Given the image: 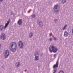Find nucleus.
I'll return each instance as SVG.
<instances>
[{
  "label": "nucleus",
  "instance_id": "27",
  "mask_svg": "<svg viewBox=\"0 0 73 73\" xmlns=\"http://www.w3.org/2000/svg\"><path fill=\"white\" fill-rule=\"evenodd\" d=\"M56 54H55L54 56V57H56Z\"/></svg>",
  "mask_w": 73,
  "mask_h": 73
},
{
  "label": "nucleus",
  "instance_id": "22",
  "mask_svg": "<svg viewBox=\"0 0 73 73\" xmlns=\"http://www.w3.org/2000/svg\"><path fill=\"white\" fill-rule=\"evenodd\" d=\"M59 73H64V71H60L59 72Z\"/></svg>",
  "mask_w": 73,
  "mask_h": 73
},
{
  "label": "nucleus",
  "instance_id": "17",
  "mask_svg": "<svg viewBox=\"0 0 73 73\" xmlns=\"http://www.w3.org/2000/svg\"><path fill=\"white\" fill-rule=\"evenodd\" d=\"M67 26L68 25H65L64 27L62 28V30H65V29L66 28V27H67Z\"/></svg>",
  "mask_w": 73,
  "mask_h": 73
},
{
  "label": "nucleus",
  "instance_id": "8",
  "mask_svg": "<svg viewBox=\"0 0 73 73\" xmlns=\"http://www.w3.org/2000/svg\"><path fill=\"white\" fill-rule=\"evenodd\" d=\"M9 49L11 50V51H12V52H13L14 53L16 51V48H12L10 47V46H9Z\"/></svg>",
  "mask_w": 73,
  "mask_h": 73
},
{
  "label": "nucleus",
  "instance_id": "21",
  "mask_svg": "<svg viewBox=\"0 0 73 73\" xmlns=\"http://www.w3.org/2000/svg\"><path fill=\"white\" fill-rule=\"evenodd\" d=\"M52 38H50L49 39V41H50V42L52 41Z\"/></svg>",
  "mask_w": 73,
  "mask_h": 73
},
{
  "label": "nucleus",
  "instance_id": "28",
  "mask_svg": "<svg viewBox=\"0 0 73 73\" xmlns=\"http://www.w3.org/2000/svg\"><path fill=\"white\" fill-rule=\"evenodd\" d=\"M11 15H14L13 13V12H11Z\"/></svg>",
  "mask_w": 73,
  "mask_h": 73
},
{
  "label": "nucleus",
  "instance_id": "3",
  "mask_svg": "<svg viewBox=\"0 0 73 73\" xmlns=\"http://www.w3.org/2000/svg\"><path fill=\"white\" fill-rule=\"evenodd\" d=\"M4 55L5 57V58H8L9 55V52L8 50H7L5 51L4 52Z\"/></svg>",
  "mask_w": 73,
  "mask_h": 73
},
{
  "label": "nucleus",
  "instance_id": "23",
  "mask_svg": "<svg viewBox=\"0 0 73 73\" xmlns=\"http://www.w3.org/2000/svg\"><path fill=\"white\" fill-rule=\"evenodd\" d=\"M57 72V70H55L54 71L53 73H55Z\"/></svg>",
  "mask_w": 73,
  "mask_h": 73
},
{
  "label": "nucleus",
  "instance_id": "13",
  "mask_svg": "<svg viewBox=\"0 0 73 73\" xmlns=\"http://www.w3.org/2000/svg\"><path fill=\"white\" fill-rule=\"evenodd\" d=\"M33 33L31 32L30 33L29 35V38H32V37H33Z\"/></svg>",
  "mask_w": 73,
  "mask_h": 73
},
{
  "label": "nucleus",
  "instance_id": "16",
  "mask_svg": "<svg viewBox=\"0 0 73 73\" xmlns=\"http://www.w3.org/2000/svg\"><path fill=\"white\" fill-rule=\"evenodd\" d=\"M61 2L62 3V4H65L66 3V0H62Z\"/></svg>",
  "mask_w": 73,
  "mask_h": 73
},
{
  "label": "nucleus",
  "instance_id": "14",
  "mask_svg": "<svg viewBox=\"0 0 73 73\" xmlns=\"http://www.w3.org/2000/svg\"><path fill=\"white\" fill-rule=\"evenodd\" d=\"M34 60L35 61H38L39 60V57L37 56H36Z\"/></svg>",
  "mask_w": 73,
  "mask_h": 73
},
{
  "label": "nucleus",
  "instance_id": "30",
  "mask_svg": "<svg viewBox=\"0 0 73 73\" xmlns=\"http://www.w3.org/2000/svg\"><path fill=\"white\" fill-rule=\"evenodd\" d=\"M3 0H0V2H1V1H2Z\"/></svg>",
  "mask_w": 73,
  "mask_h": 73
},
{
  "label": "nucleus",
  "instance_id": "9",
  "mask_svg": "<svg viewBox=\"0 0 73 73\" xmlns=\"http://www.w3.org/2000/svg\"><path fill=\"white\" fill-rule=\"evenodd\" d=\"M15 66L17 68H19L20 66V63L19 62H16L15 64Z\"/></svg>",
  "mask_w": 73,
  "mask_h": 73
},
{
  "label": "nucleus",
  "instance_id": "7",
  "mask_svg": "<svg viewBox=\"0 0 73 73\" xmlns=\"http://www.w3.org/2000/svg\"><path fill=\"white\" fill-rule=\"evenodd\" d=\"M37 23L38 24L39 26L40 27H42L43 26V23H42V22L40 21H37Z\"/></svg>",
  "mask_w": 73,
  "mask_h": 73
},
{
  "label": "nucleus",
  "instance_id": "19",
  "mask_svg": "<svg viewBox=\"0 0 73 73\" xmlns=\"http://www.w3.org/2000/svg\"><path fill=\"white\" fill-rule=\"evenodd\" d=\"M37 54L38 55H39L40 54L38 52L36 53V54H34V55L35 56H37Z\"/></svg>",
  "mask_w": 73,
  "mask_h": 73
},
{
  "label": "nucleus",
  "instance_id": "12",
  "mask_svg": "<svg viewBox=\"0 0 73 73\" xmlns=\"http://www.w3.org/2000/svg\"><path fill=\"white\" fill-rule=\"evenodd\" d=\"M68 35L69 33H68V32H67V31H66L64 32V37H68Z\"/></svg>",
  "mask_w": 73,
  "mask_h": 73
},
{
  "label": "nucleus",
  "instance_id": "32",
  "mask_svg": "<svg viewBox=\"0 0 73 73\" xmlns=\"http://www.w3.org/2000/svg\"><path fill=\"white\" fill-rule=\"evenodd\" d=\"M72 32L73 33V29L72 31Z\"/></svg>",
  "mask_w": 73,
  "mask_h": 73
},
{
  "label": "nucleus",
  "instance_id": "4",
  "mask_svg": "<svg viewBox=\"0 0 73 73\" xmlns=\"http://www.w3.org/2000/svg\"><path fill=\"white\" fill-rule=\"evenodd\" d=\"M18 45L20 48L21 49H22V48H23V46H24L23 42L21 41H19V42Z\"/></svg>",
  "mask_w": 73,
  "mask_h": 73
},
{
  "label": "nucleus",
  "instance_id": "31",
  "mask_svg": "<svg viewBox=\"0 0 73 73\" xmlns=\"http://www.w3.org/2000/svg\"><path fill=\"white\" fill-rule=\"evenodd\" d=\"M1 48V44H0V49Z\"/></svg>",
  "mask_w": 73,
  "mask_h": 73
},
{
  "label": "nucleus",
  "instance_id": "15",
  "mask_svg": "<svg viewBox=\"0 0 73 73\" xmlns=\"http://www.w3.org/2000/svg\"><path fill=\"white\" fill-rule=\"evenodd\" d=\"M4 28V26L3 25H0V31H2Z\"/></svg>",
  "mask_w": 73,
  "mask_h": 73
},
{
  "label": "nucleus",
  "instance_id": "26",
  "mask_svg": "<svg viewBox=\"0 0 73 73\" xmlns=\"http://www.w3.org/2000/svg\"><path fill=\"white\" fill-rule=\"evenodd\" d=\"M54 21H56V22L57 21V19H54Z\"/></svg>",
  "mask_w": 73,
  "mask_h": 73
},
{
  "label": "nucleus",
  "instance_id": "18",
  "mask_svg": "<svg viewBox=\"0 0 73 73\" xmlns=\"http://www.w3.org/2000/svg\"><path fill=\"white\" fill-rule=\"evenodd\" d=\"M58 66H57V65L55 64L53 66V68L54 69H55V68H58Z\"/></svg>",
  "mask_w": 73,
  "mask_h": 73
},
{
  "label": "nucleus",
  "instance_id": "1",
  "mask_svg": "<svg viewBox=\"0 0 73 73\" xmlns=\"http://www.w3.org/2000/svg\"><path fill=\"white\" fill-rule=\"evenodd\" d=\"M49 51L50 52V53H52V52H53L54 53H56L57 52V50H58L57 48L54 47L53 46H50L49 48Z\"/></svg>",
  "mask_w": 73,
  "mask_h": 73
},
{
  "label": "nucleus",
  "instance_id": "29",
  "mask_svg": "<svg viewBox=\"0 0 73 73\" xmlns=\"http://www.w3.org/2000/svg\"><path fill=\"white\" fill-rule=\"evenodd\" d=\"M51 35H52V34L51 33H50L49 34V36H51Z\"/></svg>",
  "mask_w": 73,
  "mask_h": 73
},
{
  "label": "nucleus",
  "instance_id": "5",
  "mask_svg": "<svg viewBox=\"0 0 73 73\" xmlns=\"http://www.w3.org/2000/svg\"><path fill=\"white\" fill-rule=\"evenodd\" d=\"M0 38L1 40H4L6 39V36H5V35L4 33H2L0 35Z\"/></svg>",
  "mask_w": 73,
  "mask_h": 73
},
{
  "label": "nucleus",
  "instance_id": "25",
  "mask_svg": "<svg viewBox=\"0 0 73 73\" xmlns=\"http://www.w3.org/2000/svg\"><path fill=\"white\" fill-rule=\"evenodd\" d=\"M35 17V15H33V16H32V17H33V18H34V17Z\"/></svg>",
  "mask_w": 73,
  "mask_h": 73
},
{
  "label": "nucleus",
  "instance_id": "20",
  "mask_svg": "<svg viewBox=\"0 0 73 73\" xmlns=\"http://www.w3.org/2000/svg\"><path fill=\"white\" fill-rule=\"evenodd\" d=\"M58 64H59L58 61H57V62H56L55 65H56L58 66Z\"/></svg>",
  "mask_w": 73,
  "mask_h": 73
},
{
  "label": "nucleus",
  "instance_id": "24",
  "mask_svg": "<svg viewBox=\"0 0 73 73\" xmlns=\"http://www.w3.org/2000/svg\"><path fill=\"white\" fill-rule=\"evenodd\" d=\"M54 41H56V40H57V38H54Z\"/></svg>",
  "mask_w": 73,
  "mask_h": 73
},
{
  "label": "nucleus",
  "instance_id": "10",
  "mask_svg": "<svg viewBox=\"0 0 73 73\" xmlns=\"http://www.w3.org/2000/svg\"><path fill=\"white\" fill-rule=\"evenodd\" d=\"M9 22H10V20H9L7 21V23H6L5 24V25L4 27V29H5V28H7V27H8V25L9 23Z\"/></svg>",
  "mask_w": 73,
  "mask_h": 73
},
{
  "label": "nucleus",
  "instance_id": "2",
  "mask_svg": "<svg viewBox=\"0 0 73 73\" xmlns=\"http://www.w3.org/2000/svg\"><path fill=\"white\" fill-rule=\"evenodd\" d=\"M58 5H55L53 7V9L55 13L57 14V13H58L59 11H60L59 9H58Z\"/></svg>",
  "mask_w": 73,
  "mask_h": 73
},
{
  "label": "nucleus",
  "instance_id": "11",
  "mask_svg": "<svg viewBox=\"0 0 73 73\" xmlns=\"http://www.w3.org/2000/svg\"><path fill=\"white\" fill-rule=\"evenodd\" d=\"M22 20L20 19L18 21V24L19 25H21L22 24Z\"/></svg>",
  "mask_w": 73,
  "mask_h": 73
},
{
  "label": "nucleus",
  "instance_id": "33",
  "mask_svg": "<svg viewBox=\"0 0 73 73\" xmlns=\"http://www.w3.org/2000/svg\"><path fill=\"white\" fill-rule=\"evenodd\" d=\"M57 61H58V60H57Z\"/></svg>",
  "mask_w": 73,
  "mask_h": 73
},
{
  "label": "nucleus",
  "instance_id": "6",
  "mask_svg": "<svg viewBox=\"0 0 73 73\" xmlns=\"http://www.w3.org/2000/svg\"><path fill=\"white\" fill-rule=\"evenodd\" d=\"M15 45V48H17V45L16 44L15 42H12L10 43L9 46H10V48H12L13 46V45Z\"/></svg>",
  "mask_w": 73,
  "mask_h": 73
}]
</instances>
